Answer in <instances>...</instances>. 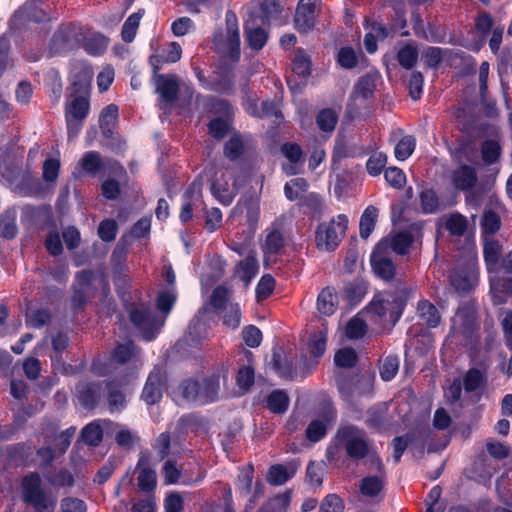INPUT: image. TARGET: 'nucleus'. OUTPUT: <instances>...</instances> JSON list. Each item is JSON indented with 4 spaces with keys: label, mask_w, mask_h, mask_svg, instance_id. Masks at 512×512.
<instances>
[{
    "label": "nucleus",
    "mask_w": 512,
    "mask_h": 512,
    "mask_svg": "<svg viewBox=\"0 0 512 512\" xmlns=\"http://www.w3.org/2000/svg\"><path fill=\"white\" fill-rule=\"evenodd\" d=\"M288 14L279 0H252L244 21L243 32H269L286 25Z\"/></svg>",
    "instance_id": "1"
},
{
    "label": "nucleus",
    "mask_w": 512,
    "mask_h": 512,
    "mask_svg": "<svg viewBox=\"0 0 512 512\" xmlns=\"http://www.w3.org/2000/svg\"><path fill=\"white\" fill-rule=\"evenodd\" d=\"M407 287H397L392 292L379 293L374 296L365 312L379 317L383 325L393 326L399 320L403 308L410 296Z\"/></svg>",
    "instance_id": "2"
},
{
    "label": "nucleus",
    "mask_w": 512,
    "mask_h": 512,
    "mask_svg": "<svg viewBox=\"0 0 512 512\" xmlns=\"http://www.w3.org/2000/svg\"><path fill=\"white\" fill-rule=\"evenodd\" d=\"M480 322L474 303L467 302L458 307L452 318L450 335L461 338L466 345L479 339Z\"/></svg>",
    "instance_id": "3"
},
{
    "label": "nucleus",
    "mask_w": 512,
    "mask_h": 512,
    "mask_svg": "<svg viewBox=\"0 0 512 512\" xmlns=\"http://www.w3.org/2000/svg\"><path fill=\"white\" fill-rule=\"evenodd\" d=\"M347 218L344 215H338L329 221L320 223L315 231V243L318 250L323 252L334 251L347 230Z\"/></svg>",
    "instance_id": "4"
},
{
    "label": "nucleus",
    "mask_w": 512,
    "mask_h": 512,
    "mask_svg": "<svg viewBox=\"0 0 512 512\" xmlns=\"http://www.w3.org/2000/svg\"><path fill=\"white\" fill-rule=\"evenodd\" d=\"M338 440L343 444L347 455L352 459H362L369 453V444L365 432L355 426H345L337 432Z\"/></svg>",
    "instance_id": "5"
},
{
    "label": "nucleus",
    "mask_w": 512,
    "mask_h": 512,
    "mask_svg": "<svg viewBox=\"0 0 512 512\" xmlns=\"http://www.w3.org/2000/svg\"><path fill=\"white\" fill-rule=\"evenodd\" d=\"M51 17L43 8L36 5L35 2H26L19 7L10 19V29L12 32H21L29 29L30 23L49 22Z\"/></svg>",
    "instance_id": "6"
},
{
    "label": "nucleus",
    "mask_w": 512,
    "mask_h": 512,
    "mask_svg": "<svg viewBox=\"0 0 512 512\" xmlns=\"http://www.w3.org/2000/svg\"><path fill=\"white\" fill-rule=\"evenodd\" d=\"M214 50L220 58L221 75L228 73V64L240 58V40L238 34H215Z\"/></svg>",
    "instance_id": "7"
},
{
    "label": "nucleus",
    "mask_w": 512,
    "mask_h": 512,
    "mask_svg": "<svg viewBox=\"0 0 512 512\" xmlns=\"http://www.w3.org/2000/svg\"><path fill=\"white\" fill-rule=\"evenodd\" d=\"M90 109L88 98L84 96H75L66 107V123L68 128V137L74 138L80 131L82 122L87 117Z\"/></svg>",
    "instance_id": "8"
},
{
    "label": "nucleus",
    "mask_w": 512,
    "mask_h": 512,
    "mask_svg": "<svg viewBox=\"0 0 512 512\" xmlns=\"http://www.w3.org/2000/svg\"><path fill=\"white\" fill-rule=\"evenodd\" d=\"M211 191L223 204H230L236 194L234 171L228 168H219L214 175Z\"/></svg>",
    "instance_id": "9"
},
{
    "label": "nucleus",
    "mask_w": 512,
    "mask_h": 512,
    "mask_svg": "<svg viewBox=\"0 0 512 512\" xmlns=\"http://www.w3.org/2000/svg\"><path fill=\"white\" fill-rule=\"evenodd\" d=\"M22 496L25 502L33 505L38 511L48 507V500L41 489V478L37 473H31L23 478Z\"/></svg>",
    "instance_id": "10"
},
{
    "label": "nucleus",
    "mask_w": 512,
    "mask_h": 512,
    "mask_svg": "<svg viewBox=\"0 0 512 512\" xmlns=\"http://www.w3.org/2000/svg\"><path fill=\"white\" fill-rule=\"evenodd\" d=\"M130 319L146 340L154 338L156 332L163 325V321L157 320L151 309L145 306L131 310Z\"/></svg>",
    "instance_id": "11"
},
{
    "label": "nucleus",
    "mask_w": 512,
    "mask_h": 512,
    "mask_svg": "<svg viewBox=\"0 0 512 512\" xmlns=\"http://www.w3.org/2000/svg\"><path fill=\"white\" fill-rule=\"evenodd\" d=\"M321 0H299L295 15L294 25L299 32H308L316 24V8Z\"/></svg>",
    "instance_id": "12"
},
{
    "label": "nucleus",
    "mask_w": 512,
    "mask_h": 512,
    "mask_svg": "<svg viewBox=\"0 0 512 512\" xmlns=\"http://www.w3.org/2000/svg\"><path fill=\"white\" fill-rule=\"evenodd\" d=\"M450 179L456 190L468 191L476 186L478 175L475 167L462 164L451 172Z\"/></svg>",
    "instance_id": "13"
},
{
    "label": "nucleus",
    "mask_w": 512,
    "mask_h": 512,
    "mask_svg": "<svg viewBox=\"0 0 512 512\" xmlns=\"http://www.w3.org/2000/svg\"><path fill=\"white\" fill-rule=\"evenodd\" d=\"M371 265L377 276L384 280H391L396 274V266L390 258V254L375 247L371 255Z\"/></svg>",
    "instance_id": "14"
},
{
    "label": "nucleus",
    "mask_w": 512,
    "mask_h": 512,
    "mask_svg": "<svg viewBox=\"0 0 512 512\" xmlns=\"http://www.w3.org/2000/svg\"><path fill=\"white\" fill-rule=\"evenodd\" d=\"M165 375L160 368H155L150 374L143 389L142 397L149 405L157 403L162 397Z\"/></svg>",
    "instance_id": "15"
},
{
    "label": "nucleus",
    "mask_w": 512,
    "mask_h": 512,
    "mask_svg": "<svg viewBox=\"0 0 512 512\" xmlns=\"http://www.w3.org/2000/svg\"><path fill=\"white\" fill-rule=\"evenodd\" d=\"M413 237L408 232H400L383 238L376 246L387 253L394 252L399 255H405L411 244Z\"/></svg>",
    "instance_id": "16"
},
{
    "label": "nucleus",
    "mask_w": 512,
    "mask_h": 512,
    "mask_svg": "<svg viewBox=\"0 0 512 512\" xmlns=\"http://www.w3.org/2000/svg\"><path fill=\"white\" fill-rule=\"evenodd\" d=\"M375 90L374 80L370 76H364L356 83L348 104L349 112H357L358 101H366Z\"/></svg>",
    "instance_id": "17"
},
{
    "label": "nucleus",
    "mask_w": 512,
    "mask_h": 512,
    "mask_svg": "<svg viewBox=\"0 0 512 512\" xmlns=\"http://www.w3.org/2000/svg\"><path fill=\"white\" fill-rule=\"evenodd\" d=\"M339 305V296L333 287L323 288L317 297V310L323 316H331Z\"/></svg>",
    "instance_id": "18"
},
{
    "label": "nucleus",
    "mask_w": 512,
    "mask_h": 512,
    "mask_svg": "<svg viewBox=\"0 0 512 512\" xmlns=\"http://www.w3.org/2000/svg\"><path fill=\"white\" fill-rule=\"evenodd\" d=\"M179 84L177 77L174 75L156 76V91L161 95V98L167 103H173L177 100Z\"/></svg>",
    "instance_id": "19"
},
{
    "label": "nucleus",
    "mask_w": 512,
    "mask_h": 512,
    "mask_svg": "<svg viewBox=\"0 0 512 512\" xmlns=\"http://www.w3.org/2000/svg\"><path fill=\"white\" fill-rule=\"evenodd\" d=\"M80 403L87 408H93L99 401L101 385L99 383H80L76 387Z\"/></svg>",
    "instance_id": "20"
},
{
    "label": "nucleus",
    "mask_w": 512,
    "mask_h": 512,
    "mask_svg": "<svg viewBox=\"0 0 512 512\" xmlns=\"http://www.w3.org/2000/svg\"><path fill=\"white\" fill-rule=\"evenodd\" d=\"M477 282V274L473 271H457L450 275V285L459 293L469 292Z\"/></svg>",
    "instance_id": "21"
},
{
    "label": "nucleus",
    "mask_w": 512,
    "mask_h": 512,
    "mask_svg": "<svg viewBox=\"0 0 512 512\" xmlns=\"http://www.w3.org/2000/svg\"><path fill=\"white\" fill-rule=\"evenodd\" d=\"M200 383L194 379L183 380L174 391L177 401H199Z\"/></svg>",
    "instance_id": "22"
},
{
    "label": "nucleus",
    "mask_w": 512,
    "mask_h": 512,
    "mask_svg": "<svg viewBox=\"0 0 512 512\" xmlns=\"http://www.w3.org/2000/svg\"><path fill=\"white\" fill-rule=\"evenodd\" d=\"M220 376L212 375L202 380L200 383L199 401L210 403L218 399L220 390Z\"/></svg>",
    "instance_id": "23"
},
{
    "label": "nucleus",
    "mask_w": 512,
    "mask_h": 512,
    "mask_svg": "<svg viewBox=\"0 0 512 512\" xmlns=\"http://www.w3.org/2000/svg\"><path fill=\"white\" fill-rule=\"evenodd\" d=\"M337 383L340 393L347 400L362 394V389L360 387L361 378L358 375L340 376Z\"/></svg>",
    "instance_id": "24"
},
{
    "label": "nucleus",
    "mask_w": 512,
    "mask_h": 512,
    "mask_svg": "<svg viewBox=\"0 0 512 512\" xmlns=\"http://www.w3.org/2000/svg\"><path fill=\"white\" fill-rule=\"evenodd\" d=\"M417 312L421 320L429 327H437L441 322L438 309L427 300L418 303Z\"/></svg>",
    "instance_id": "25"
},
{
    "label": "nucleus",
    "mask_w": 512,
    "mask_h": 512,
    "mask_svg": "<svg viewBox=\"0 0 512 512\" xmlns=\"http://www.w3.org/2000/svg\"><path fill=\"white\" fill-rule=\"evenodd\" d=\"M258 270L257 259L253 254H249L244 260L240 261L236 268V275L248 285Z\"/></svg>",
    "instance_id": "26"
},
{
    "label": "nucleus",
    "mask_w": 512,
    "mask_h": 512,
    "mask_svg": "<svg viewBox=\"0 0 512 512\" xmlns=\"http://www.w3.org/2000/svg\"><path fill=\"white\" fill-rule=\"evenodd\" d=\"M289 402V396L283 390L272 391L266 399L267 408L275 414H283L286 412Z\"/></svg>",
    "instance_id": "27"
},
{
    "label": "nucleus",
    "mask_w": 512,
    "mask_h": 512,
    "mask_svg": "<svg viewBox=\"0 0 512 512\" xmlns=\"http://www.w3.org/2000/svg\"><path fill=\"white\" fill-rule=\"evenodd\" d=\"M80 166L86 174L95 176L104 168L105 163L99 152L91 151L83 156L80 161Z\"/></svg>",
    "instance_id": "28"
},
{
    "label": "nucleus",
    "mask_w": 512,
    "mask_h": 512,
    "mask_svg": "<svg viewBox=\"0 0 512 512\" xmlns=\"http://www.w3.org/2000/svg\"><path fill=\"white\" fill-rule=\"evenodd\" d=\"M485 373L477 368H471L467 371L463 379V386L466 392H473L485 386Z\"/></svg>",
    "instance_id": "29"
},
{
    "label": "nucleus",
    "mask_w": 512,
    "mask_h": 512,
    "mask_svg": "<svg viewBox=\"0 0 512 512\" xmlns=\"http://www.w3.org/2000/svg\"><path fill=\"white\" fill-rule=\"evenodd\" d=\"M378 210L374 206H368L360 218V236L367 239L376 225Z\"/></svg>",
    "instance_id": "30"
},
{
    "label": "nucleus",
    "mask_w": 512,
    "mask_h": 512,
    "mask_svg": "<svg viewBox=\"0 0 512 512\" xmlns=\"http://www.w3.org/2000/svg\"><path fill=\"white\" fill-rule=\"evenodd\" d=\"M483 252L485 261L488 265V270H494L502 254L501 244L495 239L486 240Z\"/></svg>",
    "instance_id": "31"
},
{
    "label": "nucleus",
    "mask_w": 512,
    "mask_h": 512,
    "mask_svg": "<svg viewBox=\"0 0 512 512\" xmlns=\"http://www.w3.org/2000/svg\"><path fill=\"white\" fill-rule=\"evenodd\" d=\"M283 233L279 228L273 226L267 234L264 242V251L269 254H277L284 247Z\"/></svg>",
    "instance_id": "32"
},
{
    "label": "nucleus",
    "mask_w": 512,
    "mask_h": 512,
    "mask_svg": "<svg viewBox=\"0 0 512 512\" xmlns=\"http://www.w3.org/2000/svg\"><path fill=\"white\" fill-rule=\"evenodd\" d=\"M399 370V359L397 356L389 355L380 360L379 371L384 381L392 380Z\"/></svg>",
    "instance_id": "33"
},
{
    "label": "nucleus",
    "mask_w": 512,
    "mask_h": 512,
    "mask_svg": "<svg viewBox=\"0 0 512 512\" xmlns=\"http://www.w3.org/2000/svg\"><path fill=\"white\" fill-rule=\"evenodd\" d=\"M481 155L485 164L497 162L501 155V146L496 140H486L481 145Z\"/></svg>",
    "instance_id": "34"
},
{
    "label": "nucleus",
    "mask_w": 512,
    "mask_h": 512,
    "mask_svg": "<svg viewBox=\"0 0 512 512\" xmlns=\"http://www.w3.org/2000/svg\"><path fill=\"white\" fill-rule=\"evenodd\" d=\"M107 45L108 39L103 34H91L84 40L85 50L92 55L103 53Z\"/></svg>",
    "instance_id": "35"
},
{
    "label": "nucleus",
    "mask_w": 512,
    "mask_h": 512,
    "mask_svg": "<svg viewBox=\"0 0 512 512\" xmlns=\"http://www.w3.org/2000/svg\"><path fill=\"white\" fill-rule=\"evenodd\" d=\"M307 189V182L303 178H295L286 183L284 192L290 201H294L303 197Z\"/></svg>",
    "instance_id": "36"
},
{
    "label": "nucleus",
    "mask_w": 512,
    "mask_h": 512,
    "mask_svg": "<svg viewBox=\"0 0 512 512\" xmlns=\"http://www.w3.org/2000/svg\"><path fill=\"white\" fill-rule=\"evenodd\" d=\"M367 331V324L359 315L349 320L345 327V335L349 339L362 338Z\"/></svg>",
    "instance_id": "37"
},
{
    "label": "nucleus",
    "mask_w": 512,
    "mask_h": 512,
    "mask_svg": "<svg viewBox=\"0 0 512 512\" xmlns=\"http://www.w3.org/2000/svg\"><path fill=\"white\" fill-rule=\"evenodd\" d=\"M501 226L499 215L492 210H485L482 215L481 227L485 234H495Z\"/></svg>",
    "instance_id": "38"
},
{
    "label": "nucleus",
    "mask_w": 512,
    "mask_h": 512,
    "mask_svg": "<svg viewBox=\"0 0 512 512\" xmlns=\"http://www.w3.org/2000/svg\"><path fill=\"white\" fill-rule=\"evenodd\" d=\"M326 342H327V327L325 326L323 329H321L317 332H314L310 336L309 346H310L311 353L316 357L321 356L325 352Z\"/></svg>",
    "instance_id": "39"
},
{
    "label": "nucleus",
    "mask_w": 512,
    "mask_h": 512,
    "mask_svg": "<svg viewBox=\"0 0 512 512\" xmlns=\"http://www.w3.org/2000/svg\"><path fill=\"white\" fill-rule=\"evenodd\" d=\"M445 226L452 235L462 236L467 230L468 222L463 215L453 213L447 219Z\"/></svg>",
    "instance_id": "40"
},
{
    "label": "nucleus",
    "mask_w": 512,
    "mask_h": 512,
    "mask_svg": "<svg viewBox=\"0 0 512 512\" xmlns=\"http://www.w3.org/2000/svg\"><path fill=\"white\" fill-rule=\"evenodd\" d=\"M83 441L91 446H97L103 438V431L99 424L90 423L81 432Z\"/></svg>",
    "instance_id": "41"
},
{
    "label": "nucleus",
    "mask_w": 512,
    "mask_h": 512,
    "mask_svg": "<svg viewBox=\"0 0 512 512\" xmlns=\"http://www.w3.org/2000/svg\"><path fill=\"white\" fill-rule=\"evenodd\" d=\"M244 150V142L238 135L232 136L224 145V155L230 160L238 159Z\"/></svg>",
    "instance_id": "42"
},
{
    "label": "nucleus",
    "mask_w": 512,
    "mask_h": 512,
    "mask_svg": "<svg viewBox=\"0 0 512 512\" xmlns=\"http://www.w3.org/2000/svg\"><path fill=\"white\" fill-rule=\"evenodd\" d=\"M383 489V482L377 476H368L362 480L360 491L368 497L377 496Z\"/></svg>",
    "instance_id": "43"
},
{
    "label": "nucleus",
    "mask_w": 512,
    "mask_h": 512,
    "mask_svg": "<svg viewBox=\"0 0 512 512\" xmlns=\"http://www.w3.org/2000/svg\"><path fill=\"white\" fill-rule=\"evenodd\" d=\"M334 361L338 367L352 368L357 363V354L352 348H343L335 353Z\"/></svg>",
    "instance_id": "44"
},
{
    "label": "nucleus",
    "mask_w": 512,
    "mask_h": 512,
    "mask_svg": "<svg viewBox=\"0 0 512 512\" xmlns=\"http://www.w3.org/2000/svg\"><path fill=\"white\" fill-rule=\"evenodd\" d=\"M399 64L405 69H411L417 62V49L411 45L402 47L397 54Z\"/></svg>",
    "instance_id": "45"
},
{
    "label": "nucleus",
    "mask_w": 512,
    "mask_h": 512,
    "mask_svg": "<svg viewBox=\"0 0 512 512\" xmlns=\"http://www.w3.org/2000/svg\"><path fill=\"white\" fill-rule=\"evenodd\" d=\"M421 209L424 213H433L439 208V199L436 192L432 189L424 190L420 193Z\"/></svg>",
    "instance_id": "46"
},
{
    "label": "nucleus",
    "mask_w": 512,
    "mask_h": 512,
    "mask_svg": "<svg viewBox=\"0 0 512 512\" xmlns=\"http://www.w3.org/2000/svg\"><path fill=\"white\" fill-rule=\"evenodd\" d=\"M316 123L322 131L331 132L335 129L337 115L331 109H323L317 115Z\"/></svg>",
    "instance_id": "47"
},
{
    "label": "nucleus",
    "mask_w": 512,
    "mask_h": 512,
    "mask_svg": "<svg viewBox=\"0 0 512 512\" xmlns=\"http://www.w3.org/2000/svg\"><path fill=\"white\" fill-rule=\"evenodd\" d=\"M156 472L148 467L140 469L137 478L138 486L143 491H152L156 486Z\"/></svg>",
    "instance_id": "48"
},
{
    "label": "nucleus",
    "mask_w": 512,
    "mask_h": 512,
    "mask_svg": "<svg viewBox=\"0 0 512 512\" xmlns=\"http://www.w3.org/2000/svg\"><path fill=\"white\" fill-rule=\"evenodd\" d=\"M231 296V292L224 286H218L212 292L210 304L215 310H222L226 307Z\"/></svg>",
    "instance_id": "49"
},
{
    "label": "nucleus",
    "mask_w": 512,
    "mask_h": 512,
    "mask_svg": "<svg viewBox=\"0 0 512 512\" xmlns=\"http://www.w3.org/2000/svg\"><path fill=\"white\" fill-rule=\"evenodd\" d=\"M275 288V280L270 274L262 276L256 287V297L262 301L269 297Z\"/></svg>",
    "instance_id": "50"
},
{
    "label": "nucleus",
    "mask_w": 512,
    "mask_h": 512,
    "mask_svg": "<svg viewBox=\"0 0 512 512\" xmlns=\"http://www.w3.org/2000/svg\"><path fill=\"white\" fill-rule=\"evenodd\" d=\"M118 226L115 220H103L98 227V235L105 242H111L115 239Z\"/></svg>",
    "instance_id": "51"
},
{
    "label": "nucleus",
    "mask_w": 512,
    "mask_h": 512,
    "mask_svg": "<svg viewBox=\"0 0 512 512\" xmlns=\"http://www.w3.org/2000/svg\"><path fill=\"white\" fill-rule=\"evenodd\" d=\"M386 181L395 189H402L406 184V176L397 167H389L385 170Z\"/></svg>",
    "instance_id": "52"
},
{
    "label": "nucleus",
    "mask_w": 512,
    "mask_h": 512,
    "mask_svg": "<svg viewBox=\"0 0 512 512\" xmlns=\"http://www.w3.org/2000/svg\"><path fill=\"white\" fill-rule=\"evenodd\" d=\"M387 163V156L383 153H374L368 159L366 168L370 175L378 176Z\"/></svg>",
    "instance_id": "53"
},
{
    "label": "nucleus",
    "mask_w": 512,
    "mask_h": 512,
    "mask_svg": "<svg viewBox=\"0 0 512 512\" xmlns=\"http://www.w3.org/2000/svg\"><path fill=\"white\" fill-rule=\"evenodd\" d=\"M415 141L411 137L402 138L395 147V156L398 160H406L414 151Z\"/></svg>",
    "instance_id": "54"
},
{
    "label": "nucleus",
    "mask_w": 512,
    "mask_h": 512,
    "mask_svg": "<svg viewBox=\"0 0 512 512\" xmlns=\"http://www.w3.org/2000/svg\"><path fill=\"white\" fill-rule=\"evenodd\" d=\"M424 78L421 72H412L408 80L409 95L413 100L421 97Z\"/></svg>",
    "instance_id": "55"
},
{
    "label": "nucleus",
    "mask_w": 512,
    "mask_h": 512,
    "mask_svg": "<svg viewBox=\"0 0 512 512\" xmlns=\"http://www.w3.org/2000/svg\"><path fill=\"white\" fill-rule=\"evenodd\" d=\"M320 512H344V502L338 495L329 494L322 501Z\"/></svg>",
    "instance_id": "56"
},
{
    "label": "nucleus",
    "mask_w": 512,
    "mask_h": 512,
    "mask_svg": "<svg viewBox=\"0 0 512 512\" xmlns=\"http://www.w3.org/2000/svg\"><path fill=\"white\" fill-rule=\"evenodd\" d=\"M289 479L287 469L283 465H273L267 474V481L273 485H282Z\"/></svg>",
    "instance_id": "57"
},
{
    "label": "nucleus",
    "mask_w": 512,
    "mask_h": 512,
    "mask_svg": "<svg viewBox=\"0 0 512 512\" xmlns=\"http://www.w3.org/2000/svg\"><path fill=\"white\" fill-rule=\"evenodd\" d=\"M230 131V124L228 121L223 120L221 118L213 119L209 123V133L214 137L215 139H222L224 138Z\"/></svg>",
    "instance_id": "58"
},
{
    "label": "nucleus",
    "mask_w": 512,
    "mask_h": 512,
    "mask_svg": "<svg viewBox=\"0 0 512 512\" xmlns=\"http://www.w3.org/2000/svg\"><path fill=\"white\" fill-rule=\"evenodd\" d=\"M338 63L345 69L354 68L358 63L355 51L351 47L341 48L338 53Z\"/></svg>",
    "instance_id": "59"
},
{
    "label": "nucleus",
    "mask_w": 512,
    "mask_h": 512,
    "mask_svg": "<svg viewBox=\"0 0 512 512\" xmlns=\"http://www.w3.org/2000/svg\"><path fill=\"white\" fill-rule=\"evenodd\" d=\"M108 397L107 401L111 410H118L125 404V395L117 389L112 383H107Z\"/></svg>",
    "instance_id": "60"
},
{
    "label": "nucleus",
    "mask_w": 512,
    "mask_h": 512,
    "mask_svg": "<svg viewBox=\"0 0 512 512\" xmlns=\"http://www.w3.org/2000/svg\"><path fill=\"white\" fill-rule=\"evenodd\" d=\"M182 475V471L177 467L176 462L174 460H167L163 466V476L165 483L174 484L176 483Z\"/></svg>",
    "instance_id": "61"
},
{
    "label": "nucleus",
    "mask_w": 512,
    "mask_h": 512,
    "mask_svg": "<svg viewBox=\"0 0 512 512\" xmlns=\"http://www.w3.org/2000/svg\"><path fill=\"white\" fill-rule=\"evenodd\" d=\"M133 355V344L131 342L118 345L113 353L112 360L118 364L126 363Z\"/></svg>",
    "instance_id": "62"
},
{
    "label": "nucleus",
    "mask_w": 512,
    "mask_h": 512,
    "mask_svg": "<svg viewBox=\"0 0 512 512\" xmlns=\"http://www.w3.org/2000/svg\"><path fill=\"white\" fill-rule=\"evenodd\" d=\"M243 339L247 346L256 348L261 344L262 333L256 326L250 325L244 328Z\"/></svg>",
    "instance_id": "63"
},
{
    "label": "nucleus",
    "mask_w": 512,
    "mask_h": 512,
    "mask_svg": "<svg viewBox=\"0 0 512 512\" xmlns=\"http://www.w3.org/2000/svg\"><path fill=\"white\" fill-rule=\"evenodd\" d=\"M60 162L57 159H47L43 163V179L46 182H55L59 175Z\"/></svg>",
    "instance_id": "64"
}]
</instances>
